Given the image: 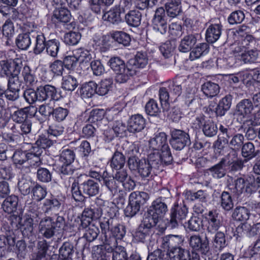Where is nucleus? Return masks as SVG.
Returning <instances> with one entry per match:
<instances>
[{
	"label": "nucleus",
	"mask_w": 260,
	"mask_h": 260,
	"mask_svg": "<svg viewBox=\"0 0 260 260\" xmlns=\"http://www.w3.org/2000/svg\"><path fill=\"white\" fill-rule=\"evenodd\" d=\"M145 123V120L141 115L133 116L127 122V130H143Z\"/></svg>",
	"instance_id": "473e14b6"
},
{
	"label": "nucleus",
	"mask_w": 260,
	"mask_h": 260,
	"mask_svg": "<svg viewBox=\"0 0 260 260\" xmlns=\"http://www.w3.org/2000/svg\"><path fill=\"white\" fill-rule=\"evenodd\" d=\"M38 92L40 95V101L42 102L48 99L51 100H57V90L56 88L52 85L46 84L44 86H40L38 87Z\"/></svg>",
	"instance_id": "ddd939ff"
},
{
	"label": "nucleus",
	"mask_w": 260,
	"mask_h": 260,
	"mask_svg": "<svg viewBox=\"0 0 260 260\" xmlns=\"http://www.w3.org/2000/svg\"><path fill=\"white\" fill-rule=\"evenodd\" d=\"M84 217H86L91 220L97 219L102 216V210L99 208H86L82 213Z\"/></svg>",
	"instance_id": "13d9d810"
},
{
	"label": "nucleus",
	"mask_w": 260,
	"mask_h": 260,
	"mask_svg": "<svg viewBox=\"0 0 260 260\" xmlns=\"http://www.w3.org/2000/svg\"><path fill=\"white\" fill-rule=\"evenodd\" d=\"M149 199L148 194L143 191H134L129 196V201L140 207L145 204Z\"/></svg>",
	"instance_id": "7c9ffc66"
},
{
	"label": "nucleus",
	"mask_w": 260,
	"mask_h": 260,
	"mask_svg": "<svg viewBox=\"0 0 260 260\" xmlns=\"http://www.w3.org/2000/svg\"><path fill=\"white\" fill-rule=\"evenodd\" d=\"M64 225V220L62 216H58L56 218L45 217L40 221L39 231L43 237L49 239L56 233L61 231Z\"/></svg>",
	"instance_id": "f257e3e1"
},
{
	"label": "nucleus",
	"mask_w": 260,
	"mask_h": 260,
	"mask_svg": "<svg viewBox=\"0 0 260 260\" xmlns=\"http://www.w3.org/2000/svg\"><path fill=\"white\" fill-rule=\"evenodd\" d=\"M98 85L93 81L84 84L81 89L80 93L83 99L92 97L95 93Z\"/></svg>",
	"instance_id": "e433bc0d"
},
{
	"label": "nucleus",
	"mask_w": 260,
	"mask_h": 260,
	"mask_svg": "<svg viewBox=\"0 0 260 260\" xmlns=\"http://www.w3.org/2000/svg\"><path fill=\"white\" fill-rule=\"evenodd\" d=\"M188 213V210L186 206H176L171 209V219L169 225L172 228H175L181 223L184 220Z\"/></svg>",
	"instance_id": "423d86ee"
},
{
	"label": "nucleus",
	"mask_w": 260,
	"mask_h": 260,
	"mask_svg": "<svg viewBox=\"0 0 260 260\" xmlns=\"http://www.w3.org/2000/svg\"><path fill=\"white\" fill-rule=\"evenodd\" d=\"M259 54L256 49H251L245 51L241 54V60L245 63H251L256 61Z\"/></svg>",
	"instance_id": "a18cd8bd"
},
{
	"label": "nucleus",
	"mask_w": 260,
	"mask_h": 260,
	"mask_svg": "<svg viewBox=\"0 0 260 260\" xmlns=\"http://www.w3.org/2000/svg\"><path fill=\"white\" fill-rule=\"evenodd\" d=\"M214 125L212 120H205L202 117L192 120L191 123V128L196 130H214Z\"/></svg>",
	"instance_id": "5701e85b"
},
{
	"label": "nucleus",
	"mask_w": 260,
	"mask_h": 260,
	"mask_svg": "<svg viewBox=\"0 0 260 260\" xmlns=\"http://www.w3.org/2000/svg\"><path fill=\"white\" fill-rule=\"evenodd\" d=\"M148 59L145 54L138 52L134 58L130 59L128 61V67L134 70V75L136 74L137 69L143 68L147 64Z\"/></svg>",
	"instance_id": "412c9836"
},
{
	"label": "nucleus",
	"mask_w": 260,
	"mask_h": 260,
	"mask_svg": "<svg viewBox=\"0 0 260 260\" xmlns=\"http://www.w3.org/2000/svg\"><path fill=\"white\" fill-rule=\"evenodd\" d=\"M165 8L169 17L174 18L177 16L182 12L181 0H168Z\"/></svg>",
	"instance_id": "393cba45"
},
{
	"label": "nucleus",
	"mask_w": 260,
	"mask_h": 260,
	"mask_svg": "<svg viewBox=\"0 0 260 260\" xmlns=\"http://www.w3.org/2000/svg\"><path fill=\"white\" fill-rule=\"evenodd\" d=\"M139 153V148L136 145H132L129 148L128 155V166L130 170L136 171L139 167L141 159H139L137 155Z\"/></svg>",
	"instance_id": "4be33fe9"
},
{
	"label": "nucleus",
	"mask_w": 260,
	"mask_h": 260,
	"mask_svg": "<svg viewBox=\"0 0 260 260\" xmlns=\"http://www.w3.org/2000/svg\"><path fill=\"white\" fill-rule=\"evenodd\" d=\"M81 35L79 32L70 31L65 34L64 42L70 45H76L81 39Z\"/></svg>",
	"instance_id": "052dcab7"
},
{
	"label": "nucleus",
	"mask_w": 260,
	"mask_h": 260,
	"mask_svg": "<svg viewBox=\"0 0 260 260\" xmlns=\"http://www.w3.org/2000/svg\"><path fill=\"white\" fill-rule=\"evenodd\" d=\"M20 221L19 224L22 234L25 236L31 234L33 230V219L29 215H25L23 217H19Z\"/></svg>",
	"instance_id": "c85d7f7f"
},
{
	"label": "nucleus",
	"mask_w": 260,
	"mask_h": 260,
	"mask_svg": "<svg viewBox=\"0 0 260 260\" xmlns=\"http://www.w3.org/2000/svg\"><path fill=\"white\" fill-rule=\"evenodd\" d=\"M75 158V154L73 151L66 149L63 150L60 154L59 161L62 164H72Z\"/></svg>",
	"instance_id": "338daca9"
},
{
	"label": "nucleus",
	"mask_w": 260,
	"mask_h": 260,
	"mask_svg": "<svg viewBox=\"0 0 260 260\" xmlns=\"http://www.w3.org/2000/svg\"><path fill=\"white\" fill-rule=\"evenodd\" d=\"M197 41V37L194 35H186L181 39L178 49L182 52H188L192 49Z\"/></svg>",
	"instance_id": "b1692460"
},
{
	"label": "nucleus",
	"mask_w": 260,
	"mask_h": 260,
	"mask_svg": "<svg viewBox=\"0 0 260 260\" xmlns=\"http://www.w3.org/2000/svg\"><path fill=\"white\" fill-rule=\"evenodd\" d=\"M48 249V245L46 241H39L37 244V251L32 254L30 260H41L45 257Z\"/></svg>",
	"instance_id": "4c0bfd02"
},
{
	"label": "nucleus",
	"mask_w": 260,
	"mask_h": 260,
	"mask_svg": "<svg viewBox=\"0 0 260 260\" xmlns=\"http://www.w3.org/2000/svg\"><path fill=\"white\" fill-rule=\"evenodd\" d=\"M112 38L115 41L124 46H128L131 41L130 36L123 31L115 32L113 34Z\"/></svg>",
	"instance_id": "603ef678"
},
{
	"label": "nucleus",
	"mask_w": 260,
	"mask_h": 260,
	"mask_svg": "<svg viewBox=\"0 0 260 260\" xmlns=\"http://www.w3.org/2000/svg\"><path fill=\"white\" fill-rule=\"evenodd\" d=\"M32 192L34 199L37 201L45 198L47 194L46 189L39 185H36L32 188Z\"/></svg>",
	"instance_id": "774afa93"
},
{
	"label": "nucleus",
	"mask_w": 260,
	"mask_h": 260,
	"mask_svg": "<svg viewBox=\"0 0 260 260\" xmlns=\"http://www.w3.org/2000/svg\"><path fill=\"white\" fill-rule=\"evenodd\" d=\"M45 38L43 35H38L36 37V45L34 51L36 54L42 53L46 48Z\"/></svg>",
	"instance_id": "69168bd1"
},
{
	"label": "nucleus",
	"mask_w": 260,
	"mask_h": 260,
	"mask_svg": "<svg viewBox=\"0 0 260 260\" xmlns=\"http://www.w3.org/2000/svg\"><path fill=\"white\" fill-rule=\"evenodd\" d=\"M170 143L176 150L183 149L189 141V135L184 131H172Z\"/></svg>",
	"instance_id": "9d476101"
},
{
	"label": "nucleus",
	"mask_w": 260,
	"mask_h": 260,
	"mask_svg": "<svg viewBox=\"0 0 260 260\" xmlns=\"http://www.w3.org/2000/svg\"><path fill=\"white\" fill-rule=\"evenodd\" d=\"M39 96L38 88L36 90L31 88L26 89L23 93V96L25 100L29 104H33L38 101H40Z\"/></svg>",
	"instance_id": "bf43d9fd"
},
{
	"label": "nucleus",
	"mask_w": 260,
	"mask_h": 260,
	"mask_svg": "<svg viewBox=\"0 0 260 260\" xmlns=\"http://www.w3.org/2000/svg\"><path fill=\"white\" fill-rule=\"evenodd\" d=\"M99 229L98 226L94 224H91L86 230L84 237L89 242L94 241L98 237L99 234Z\"/></svg>",
	"instance_id": "0e129e2a"
},
{
	"label": "nucleus",
	"mask_w": 260,
	"mask_h": 260,
	"mask_svg": "<svg viewBox=\"0 0 260 260\" xmlns=\"http://www.w3.org/2000/svg\"><path fill=\"white\" fill-rule=\"evenodd\" d=\"M142 14L138 10H134L128 12L125 15L127 24L133 27H138L141 24Z\"/></svg>",
	"instance_id": "cd10ccee"
},
{
	"label": "nucleus",
	"mask_w": 260,
	"mask_h": 260,
	"mask_svg": "<svg viewBox=\"0 0 260 260\" xmlns=\"http://www.w3.org/2000/svg\"><path fill=\"white\" fill-rule=\"evenodd\" d=\"M125 162V158L122 153L119 152H116L111 160L110 166L112 168L115 170L122 169Z\"/></svg>",
	"instance_id": "37998d69"
},
{
	"label": "nucleus",
	"mask_w": 260,
	"mask_h": 260,
	"mask_svg": "<svg viewBox=\"0 0 260 260\" xmlns=\"http://www.w3.org/2000/svg\"><path fill=\"white\" fill-rule=\"evenodd\" d=\"M53 17L58 21L64 23L69 22L71 19L70 11L64 7L56 8L54 11Z\"/></svg>",
	"instance_id": "ea45409f"
},
{
	"label": "nucleus",
	"mask_w": 260,
	"mask_h": 260,
	"mask_svg": "<svg viewBox=\"0 0 260 260\" xmlns=\"http://www.w3.org/2000/svg\"><path fill=\"white\" fill-rule=\"evenodd\" d=\"M168 211L167 205L161 199H157L154 201L148 210L145 216L155 224L161 219Z\"/></svg>",
	"instance_id": "20e7f679"
},
{
	"label": "nucleus",
	"mask_w": 260,
	"mask_h": 260,
	"mask_svg": "<svg viewBox=\"0 0 260 260\" xmlns=\"http://www.w3.org/2000/svg\"><path fill=\"white\" fill-rule=\"evenodd\" d=\"M208 47V44L206 43L199 44L196 47L192 48V51L190 53L189 58L191 60L199 58Z\"/></svg>",
	"instance_id": "864d4df0"
},
{
	"label": "nucleus",
	"mask_w": 260,
	"mask_h": 260,
	"mask_svg": "<svg viewBox=\"0 0 260 260\" xmlns=\"http://www.w3.org/2000/svg\"><path fill=\"white\" fill-rule=\"evenodd\" d=\"M253 109V106L251 101L249 99H244L237 104L236 112L237 114L243 117H249Z\"/></svg>",
	"instance_id": "a878e982"
},
{
	"label": "nucleus",
	"mask_w": 260,
	"mask_h": 260,
	"mask_svg": "<svg viewBox=\"0 0 260 260\" xmlns=\"http://www.w3.org/2000/svg\"><path fill=\"white\" fill-rule=\"evenodd\" d=\"M78 85L76 79L71 75L65 77L62 83V87L68 91H73Z\"/></svg>",
	"instance_id": "4d7b16f0"
},
{
	"label": "nucleus",
	"mask_w": 260,
	"mask_h": 260,
	"mask_svg": "<svg viewBox=\"0 0 260 260\" xmlns=\"http://www.w3.org/2000/svg\"><path fill=\"white\" fill-rule=\"evenodd\" d=\"M69 182L72 183L71 192L72 197L76 201L81 202L84 199V197L82 195L78 185L74 178L69 177Z\"/></svg>",
	"instance_id": "49530a36"
},
{
	"label": "nucleus",
	"mask_w": 260,
	"mask_h": 260,
	"mask_svg": "<svg viewBox=\"0 0 260 260\" xmlns=\"http://www.w3.org/2000/svg\"><path fill=\"white\" fill-rule=\"evenodd\" d=\"M18 198L15 196L7 197L3 202L2 208L5 212L12 213L16 210Z\"/></svg>",
	"instance_id": "f704fd0d"
},
{
	"label": "nucleus",
	"mask_w": 260,
	"mask_h": 260,
	"mask_svg": "<svg viewBox=\"0 0 260 260\" xmlns=\"http://www.w3.org/2000/svg\"><path fill=\"white\" fill-rule=\"evenodd\" d=\"M83 192L89 197L96 195L99 191V185L92 180H88L82 184Z\"/></svg>",
	"instance_id": "72a5a7b5"
},
{
	"label": "nucleus",
	"mask_w": 260,
	"mask_h": 260,
	"mask_svg": "<svg viewBox=\"0 0 260 260\" xmlns=\"http://www.w3.org/2000/svg\"><path fill=\"white\" fill-rule=\"evenodd\" d=\"M34 183L29 178L22 177L18 183L19 191L24 196L28 194L30 191V188L33 186Z\"/></svg>",
	"instance_id": "c03bdc74"
},
{
	"label": "nucleus",
	"mask_w": 260,
	"mask_h": 260,
	"mask_svg": "<svg viewBox=\"0 0 260 260\" xmlns=\"http://www.w3.org/2000/svg\"><path fill=\"white\" fill-rule=\"evenodd\" d=\"M220 203L222 208L225 211H230L234 207L232 197L227 191H223L221 193Z\"/></svg>",
	"instance_id": "de8ad7c7"
},
{
	"label": "nucleus",
	"mask_w": 260,
	"mask_h": 260,
	"mask_svg": "<svg viewBox=\"0 0 260 260\" xmlns=\"http://www.w3.org/2000/svg\"><path fill=\"white\" fill-rule=\"evenodd\" d=\"M167 254L171 260H190L189 252L179 246L171 248Z\"/></svg>",
	"instance_id": "a211bd4d"
},
{
	"label": "nucleus",
	"mask_w": 260,
	"mask_h": 260,
	"mask_svg": "<svg viewBox=\"0 0 260 260\" xmlns=\"http://www.w3.org/2000/svg\"><path fill=\"white\" fill-rule=\"evenodd\" d=\"M156 224L145 217L143 221L135 232L134 237L139 241L142 242L150 234L151 229Z\"/></svg>",
	"instance_id": "f8f14e48"
},
{
	"label": "nucleus",
	"mask_w": 260,
	"mask_h": 260,
	"mask_svg": "<svg viewBox=\"0 0 260 260\" xmlns=\"http://www.w3.org/2000/svg\"><path fill=\"white\" fill-rule=\"evenodd\" d=\"M42 153V151L41 149H37L35 153H34L31 150L28 152L18 150L14 153L12 159L17 166H20L27 161L31 166L38 167L42 163L40 158Z\"/></svg>",
	"instance_id": "7ed1b4c3"
},
{
	"label": "nucleus",
	"mask_w": 260,
	"mask_h": 260,
	"mask_svg": "<svg viewBox=\"0 0 260 260\" xmlns=\"http://www.w3.org/2000/svg\"><path fill=\"white\" fill-rule=\"evenodd\" d=\"M145 108L146 113L152 116H158L161 111L157 103L153 99L150 100L147 103Z\"/></svg>",
	"instance_id": "8fccbe9b"
},
{
	"label": "nucleus",
	"mask_w": 260,
	"mask_h": 260,
	"mask_svg": "<svg viewBox=\"0 0 260 260\" xmlns=\"http://www.w3.org/2000/svg\"><path fill=\"white\" fill-rule=\"evenodd\" d=\"M202 90L207 96L211 98L218 94L220 87L217 84L209 81L202 85Z\"/></svg>",
	"instance_id": "c9c22d12"
},
{
	"label": "nucleus",
	"mask_w": 260,
	"mask_h": 260,
	"mask_svg": "<svg viewBox=\"0 0 260 260\" xmlns=\"http://www.w3.org/2000/svg\"><path fill=\"white\" fill-rule=\"evenodd\" d=\"M189 246L194 251H200L202 253H206L209 249L208 244L203 241L199 235H194L190 237L189 240Z\"/></svg>",
	"instance_id": "2eb2a0df"
},
{
	"label": "nucleus",
	"mask_w": 260,
	"mask_h": 260,
	"mask_svg": "<svg viewBox=\"0 0 260 260\" xmlns=\"http://www.w3.org/2000/svg\"><path fill=\"white\" fill-rule=\"evenodd\" d=\"M104 114L105 111L103 109H93L90 113L87 123L83 128V130H96L100 128Z\"/></svg>",
	"instance_id": "0eeeda50"
},
{
	"label": "nucleus",
	"mask_w": 260,
	"mask_h": 260,
	"mask_svg": "<svg viewBox=\"0 0 260 260\" xmlns=\"http://www.w3.org/2000/svg\"><path fill=\"white\" fill-rule=\"evenodd\" d=\"M152 26L153 29L160 34H164L167 29V22L165 9L159 8L155 11L152 19Z\"/></svg>",
	"instance_id": "39448f33"
},
{
	"label": "nucleus",
	"mask_w": 260,
	"mask_h": 260,
	"mask_svg": "<svg viewBox=\"0 0 260 260\" xmlns=\"http://www.w3.org/2000/svg\"><path fill=\"white\" fill-rule=\"evenodd\" d=\"M222 26L220 24H211L206 31V39L208 43L212 44L217 41L221 34Z\"/></svg>",
	"instance_id": "aec40b11"
},
{
	"label": "nucleus",
	"mask_w": 260,
	"mask_h": 260,
	"mask_svg": "<svg viewBox=\"0 0 260 260\" xmlns=\"http://www.w3.org/2000/svg\"><path fill=\"white\" fill-rule=\"evenodd\" d=\"M207 223V231L208 233L214 234L221 226L222 223L216 211H210L205 215Z\"/></svg>",
	"instance_id": "1a4fd4ad"
},
{
	"label": "nucleus",
	"mask_w": 260,
	"mask_h": 260,
	"mask_svg": "<svg viewBox=\"0 0 260 260\" xmlns=\"http://www.w3.org/2000/svg\"><path fill=\"white\" fill-rule=\"evenodd\" d=\"M46 45L47 53L52 57H56L59 49V41L55 39L50 40L46 42Z\"/></svg>",
	"instance_id": "5fc2aeb1"
},
{
	"label": "nucleus",
	"mask_w": 260,
	"mask_h": 260,
	"mask_svg": "<svg viewBox=\"0 0 260 260\" xmlns=\"http://www.w3.org/2000/svg\"><path fill=\"white\" fill-rule=\"evenodd\" d=\"M167 136L164 132L159 133L149 141V148L153 150L159 151L161 148H167Z\"/></svg>",
	"instance_id": "f3484780"
},
{
	"label": "nucleus",
	"mask_w": 260,
	"mask_h": 260,
	"mask_svg": "<svg viewBox=\"0 0 260 260\" xmlns=\"http://www.w3.org/2000/svg\"><path fill=\"white\" fill-rule=\"evenodd\" d=\"M236 232L239 236L246 234L248 237H260V223L251 226L248 222H244L238 226Z\"/></svg>",
	"instance_id": "9b49d317"
},
{
	"label": "nucleus",
	"mask_w": 260,
	"mask_h": 260,
	"mask_svg": "<svg viewBox=\"0 0 260 260\" xmlns=\"http://www.w3.org/2000/svg\"><path fill=\"white\" fill-rule=\"evenodd\" d=\"M159 151H160L161 153L159 154V156H157L158 158L154 160L157 161V160H159V164L161 162H164L167 165L170 164L172 162L173 158L171 155L169 146L167 145V148H161Z\"/></svg>",
	"instance_id": "680f3d73"
},
{
	"label": "nucleus",
	"mask_w": 260,
	"mask_h": 260,
	"mask_svg": "<svg viewBox=\"0 0 260 260\" xmlns=\"http://www.w3.org/2000/svg\"><path fill=\"white\" fill-rule=\"evenodd\" d=\"M21 75L27 86L31 87L36 85L37 83L36 77L28 66L25 65L23 67Z\"/></svg>",
	"instance_id": "58836bf2"
},
{
	"label": "nucleus",
	"mask_w": 260,
	"mask_h": 260,
	"mask_svg": "<svg viewBox=\"0 0 260 260\" xmlns=\"http://www.w3.org/2000/svg\"><path fill=\"white\" fill-rule=\"evenodd\" d=\"M17 46L21 50H26L31 44V34H19L16 40Z\"/></svg>",
	"instance_id": "79ce46f5"
},
{
	"label": "nucleus",
	"mask_w": 260,
	"mask_h": 260,
	"mask_svg": "<svg viewBox=\"0 0 260 260\" xmlns=\"http://www.w3.org/2000/svg\"><path fill=\"white\" fill-rule=\"evenodd\" d=\"M113 82L111 79H106L102 80L96 89V93L104 95L108 93L111 87Z\"/></svg>",
	"instance_id": "6e6d98bb"
},
{
	"label": "nucleus",
	"mask_w": 260,
	"mask_h": 260,
	"mask_svg": "<svg viewBox=\"0 0 260 260\" xmlns=\"http://www.w3.org/2000/svg\"><path fill=\"white\" fill-rule=\"evenodd\" d=\"M46 131L45 134L40 136L39 138L36 142L37 147H33L31 150L34 153L37 150V149H43L49 147L52 144V137H55L61 134L62 131Z\"/></svg>",
	"instance_id": "6e6552de"
},
{
	"label": "nucleus",
	"mask_w": 260,
	"mask_h": 260,
	"mask_svg": "<svg viewBox=\"0 0 260 260\" xmlns=\"http://www.w3.org/2000/svg\"><path fill=\"white\" fill-rule=\"evenodd\" d=\"M111 68L116 73L115 81L119 83L126 82L129 77L134 75V70L128 67L119 57H112L108 62Z\"/></svg>",
	"instance_id": "f03ea898"
},
{
	"label": "nucleus",
	"mask_w": 260,
	"mask_h": 260,
	"mask_svg": "<svg viewBox=\"0 0 260 260\" xmlns=\"http://www.w3.org/2000/svg\"><path fill=\"white\" fill-rule=\"evenodd\" d=\"M184 240L183 236L178 235H170L168 239L164 240L165 245L168 247L171 246V248L178 246L181 247L183 243Z\"/></svg>",
	"instance_id": "09e8293b"
},
{
	"label": "nucleus",
	"mask_w": 260,
	"mask_h": 260,
	"mask_svg": "<svg viewBox=\"0 0 260 260\" xmlns=\"http://www.w3.org/2000/svg\"><path fill=\"white\" fill-rule=\"evenodd\" d=\"M213 245L215 248L220 251L222 250L226 245L224 234L222 232H218L216 233Z\"/></svg>",
	"instance_id": "e2e57ef3"
},
{
	"label": "nucleus",
	"mask_w": 260,
	"mask_h": 260,
	"mask_svg": "<svg viewBox=\"0 0 260 260\" xmlns=\"http://www.w3.org/2000/svg\"><path fill=\"white\" fill-rule=\"evenodd\" d=\"M113 178L122 183V186L126 189H133L135 187V182L128 177L127 173L125 170H120L115 174Z\"/></svg>",
	"instance_id": "6ab92c4d"
},
{
	"label": "nucleus",
	"mask_w": 260,
	"mask_h": 260,
	"mask_svg": "<svg viewBox=\"0 0 260 260\" xmlns=\"http://www.w3.org/2000/svg\"><path fill=\"white\" fill-rule=\"evenodd\" d=\"M248 184L249 183L243 178H240L229 186V189L236 196H239L244 191L249 193L252 191V189L248 187Z\"/></svg>",
	"instance_id": "dca6fc26"
},
{
	"label": "nucleus",
	"mask_w": 260,
	"mask_h": 260,
	"mask_svg": "<svg viewBox=\"0 0 260 260\" xmlns=\"http://www.w3.org/2000/svg\"><path fill=\"white\" fill-rule=\"evenodd\" d=\"M250 215L249 211L244 207H237L232 214V218L237 221H247Z\"/></svg>",
	"instance_id": "a19ab883"
},
{
	"label": "nucleus",
	"mask_w": 260,
	"mask_h": 260,
	"mask_svg": "<svg viewBox=\"0 0 260 260\" xmlns=\"http://www.w3.org/2000/svg\"><path fill=\"white\" fill-rule=\"evenodd\" d=\"M34 109L33 107L28 106L24 108H21L15 111L12 116V118L14 121H16L17 124L16 125L13 124V126L11 128L12 130L18 128V125L27 117V115L30 110Z\"/></svg>",
	"instance_id": "bb28decb"
},
{
	"label": "nucleus",
	"mask_w": 260,
	"mask_h": 260,
	"mask_svg": "<svg viewBox=\"0 0 260 260\" xmlns=\"http://www.w3.org/2000/svg\"><path fill=\"white\" fill-rule=\"evenodd\" d=\"M159 165V160H154V159H152L151 154H150L149 160L147 161L145 159H141V162L139 164V167L137 171L141 176L146 177L150 174L152 168H158Z\"/></svg>",
	"instance_id": "4468645a"
},
{
	"label": "nucleus",
	"mask_w": 260,
	"mask_h": 260,
	"mask_svg": "<svg viewBox=\"0 0 260 260\" xmlns=\"http://www.w3.org/2000/svg\"><path fill=\"white\" fill-rule=\"evenodd\" d=\"M175 47L174 40L168 41L160 47V50L165 57L169 58L172 56Z\"/></svg>",
	"instance_id": "3c124183"
},
{
	"label": "nucleus",
	"mask_w": 260,
	"mask_h": 260,
	"mask_svg": "<svg viewBox=\"0 0 260 260\" xmlns=\"http://www.w3.org/2000/svg\"><path fill=\"white\" fill-rule=\"evenodd\" d=\"M226 165H229V161L223 158L218 164L212 167L210 171L212 176L214 178H220L225 174Z\"/></svg>",
	"instance_id": "2f4dec72"
},
{
	"label": "nucleus",
	"mask_w": 260,
	"mask_h": 260,
	"mask_svg": "<svg viewBox=\"0 0 260 260\" xmlns=\"http://www.w3.org/2000/svg\"><path fill=\"white\" fill-rule=\"evenodd\" d=\"M117 7H114L103 15V19L113 24L119 23L121 20V13Z\"/></svg>",
	"instance_id": "c756f323"
}]
</instances>
